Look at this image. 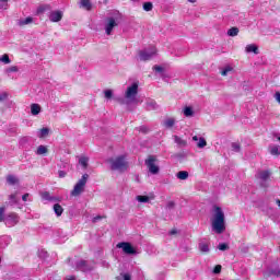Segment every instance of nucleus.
<instances>
[{"label": "nucleus", "mask_w": 280, "mask_h": 280, "mask_svg": "<svg viewBox=\"0 0 280 280\" xmlns=\"http://www.w3.org/2000/svg\"><path fill=\"white\" fill-rule=\"evenodd\" d=\"M137 95H139V82H133L127 86L124 97L118 98L119 104H125L126 106H130V104H137L139 100H137Z\"/></svg>", "instance_id": "f257e3e1"}, {"label": "nucleus", "mask_w": 280, "mask_h": 280, "mask_svg": "<svg viewBox=\"0 0 280 280\" xmlns=\"http://www.w3.org/2000/svg\"><path fill=\"white\" fill-rule=\"evenodd\" d=\"M231 71H233V68L231 66H228L221 71V75H229Z\"/></svg>", "instance_id": "e433bc0d"}, {"label": "nucleus", "mask_w": 280, "mask_h": 280, "mask_svg": "<svg viewBox=\"0 0 280 280\" xmlns=\"http://www.w3.org/2000/svg\"><path fill=\"white\" fill-rule=\"evenodd\" d=\"M18 71H19V67H16V66H11L10 68L5 69V73L8 75H10V73H18Z\"/></svg>", "instance_id": "473e14b6"}, {"label": "nucleus", "mask_w": 280, "mask_h": 280, "mask_svg": "<svg viewBox=\"0 0 280 280\" xmlns=\"http://www.w3.org/2000/svg\"><path fill=\"white\" fill-rule=\"evenodd\" d=\"M246 54H255L256 56L259 54V48L255 44H249L245 47Z\"/></svg>", "instance_id": "4468645a"}, {"label": "nucleus", "mask_w": 280, "mask_h": 280, "mask_svg": "<svg viewBox=\"0 0 280 280\" xmlns=\"http://www.w3.org/2000/svg\"><path fill=\"white\" fill-rule=\"evenodd\" d=\"M42 198L43 200L55 201V202L58 200V198L51 197V195H49L48 191L42 192Z\"/></svg>", "instance_id": "b1692460"}, {"label": "nucleus", "mask_w": 280, "mask_h": 280, "mask_svg": "<svg viewBox=\"0 0 280 280\" xmlns=\"http://www.w3.org/2000/svg\"><path fill=\"white\" fill-rule=\"evenodd\" d=\"M47 152H49V149H47V147L42 144V145L37 147L35 154H37V156H43V155L47 154Z\"/></svg>", "instance_id": "dca6fc26"}, {"label": "nucleus", "mask_w": 280, "mask_h": 280, "mask_svg": "<svg viewBox=\"0 0 280 280\" xmlns=\"http://www.w3.org/2000/svg\"><path fill=\"white\" fill-rule=\"evenodd\" d=\"M0 61L3 62V65H10V62H12V60H10V56H8V54H4L1 58Z\"/></svg>", "instance_id": "c9c22d12"}, {"label": "nucleus", "mask_w": 280, "mask_h": 280, "mask_svg": "<svg viewBox=\"0 0 280 280\" xmlns=\"http://www.w3.org/2000/svg\"><path fill=\"white\" fill-rule=\"evenodd\" d=\"M176 176L179 180H187L189 178V173L187 171H180Z\"/></svg>", "instance_id": "6ab92c4d"}, {"label": "nucleus", "mask_w": 280, "mask_h": 280, "mask_svg": "<svg viewBox=\"0 0 280 280\" xmlns=\"http://www.w3.org/2000/svg\"><path fill=\"white\" fill-rule=\"evenodd\" d=\"M67 280H75V278H74V277H72V278H69V279H67Z\"/></svg>", "instance_id": "680f3d73"}, {"label": "nucleus", "mask_w": 280, "mask_h": 280, "mask_svg": "<svg viewBox=\"0 0 280 280\" xmlns=\"http://www.w3.org/2000/svg\"><path fill=\"white\" fill-rule=\"evenodd\" d=\"M108 163L110 165V170H114L115 172H126V170H128V162L124 155L112 158L108 160Z\"/></svg>", "instance_id": "7ed1b4c3"}, {"label": "nucleus", "mask_w": 280, "mask_h": 280, "mask_svg": "<svg viewBox=\"0 0 280 280\" xmlns=\"http://www.w3.org/2000/svg\"><path fill=\"white\" fill-rule=\"evenodd\" d=\"M147 108L148 110H158L159 104H156L154 101H148Z\"/></svg>", "instance_id": "4be33fe9"}, {"label": "nucleus", "mask_w": 280, "mask_h": 280, "mask_svg": "<svg viewBox=\"0 0 280 280\" xmlns=\"http://www.w3.org/2000/svg\"><path fill=\"white\" fill-rule=\"evenodd\" d=\"M86 180H89V174H83L82 178H80L74 185V188L71 191V196L78 197L83 194L84 188L86 187Z\"/></svg>", "instance_id": "423d86ee"}, {"label": "nucleus", "mask_w": 280, "mask_h": 280, "mask_svg": "<svg viewBox=\"0 0 280 280\" xmlns=\"http://www.w3.org/2000/svg\"><path fill=\"white\" fill-rule=\"evenodd\" d=\"M49 20L51 21V23H59V21H62V12L51 11L49 14Z\"/></svg>", "instance_id": "f8f14e48"}, {"label": "nucleus", "mask_w": 280, "mask_h": 280, "mask_svg": "<svg viewBox=\"0 0 280 280\" xmlns=\"http://www.w3.org/2000/svg\"><path fill=\"white\" fill-rule=\"evenodd\" d=\"M200 139H198V136H194L192 137V141H199Z\"/></svg>", "instance_id": "4d7b16f0"}, {"label": "nucleus", "mask_w": 280, "mask_h": 280, "mask_svg": "<svg viewBox=\"0 0 280 280\" xmlns=\"http://www.w3.org/2000/svg\"><path fill=\"white\" fill-rule=\"evenodd\" d=\"M136 200H138V202H150V197L148 196H142V195H138L136 197Z\"/></svg>", "instance_id": "72a5a7b5"}, {"label": "nucleus", "mask_w": 280, "mask_h": 280, "mask_svg": "<svg viewBox=\"0 0 280 280\" xmlns=\"http://www.w3.org/2000/svg\"><path fill=\"white\" fill-rule=\"evenodd\" d=\"M139 130H140V132H148V127H145V126H142V127H140L139 128Z\"/></svg>", "instance_id": "864d4df0"}, {"label": "nucleus", "mask_w": 280, "mask_h": 280, "mask_svg": "<svg viewBox=\"0 0 280 280\" xmlns=\"http://www.w3.org/2000/svg\"><path fill=\"white\" fill-rule=\"evenodd\" d=\"M42 253H43L44 257L47 255V252H42Z\"/></svg>", "instance_id": "052dcab7"}, {"label": "nucleus", "mask_w": 280, "mask_h": 280, "mask_svg": "<svg viewBox=\"0 0 280 280\" xmlns=\"http://www.w3.org/2000/svg\"><path fill=\"white\" fill-rule=\"evenodd\" d=\"M213 213L212 231L218 233V235H221L223 231H226L224 211H222V208L214 206Z\"/></svg>", "instance_id": "f03ea898"}, {"label": "nucleus", "mask_w": 280, "mask_h": 280, "mask_svg": "<svg viewBox=\"0 0 280 280\" xmlns=\"http://www.w3.org/2000/svg\"><path fill=\"white\" fill-rule=\"evenodd\" d=\"M153 71H155L156 73H163V67H161V66H154V67H153Z\"/></svg>", "instance_id": "a18cd8bd"}, {"label": "nucleus", "mask_w": 280, "mask_h": 280, "mask_svg": "<svg viewBox=\"0 0 280 280\" xmlns=\"http://www.w3.org/2000/svg\"><path fill=\"white\" fill-rule=\"evenodd\" d=\"M8 100V93L3 92L0 94V102H5Z\"/></svg>", "instance_id": "de8ad7c7"}, {"label": "nucleus", "mask_w": 280, "mask_h": 280, "mask_svg": "<svg viewBox=\"0 0 280 280\" xmlns=\"http://www.w3.org/2000/svg\"><path fill=\"white\" fill-rule=\"evenodd\" d=\"M261 187H268V180H270V171H260L258 173Z\"/></svg>", "instance_id": "9b49d317"}, {"label": "nucleus", "mask_w": 280, "mask_h": 280, "mask_svg": "<svg viewBox=\"0 0 280 280\" xmlns=\"http://www.w3.org/2000/svg\"><path fill=\"white\" fill-rule=\"evenodd\" d=\"M271 275H275L276 277H279L280 270L276 269V270L271 271Z\"/></svg>", "instance_id": "5fc2aeb1"}, {"label": "nucleus", "mask_w": 280, "mask_h": 280, "mask_svg": "<svg viewBox=\"0 0 280 280\" xmlns=\"http://www.w3.org/2000/svg\"><path fill=\"white\" fill-rule=\"evenodd\" d=\"M49 135V128L45 127V128H42L38 133H37V137L39 139H45V137H47Z\"/></svg>", "instance_id": "a211bd4d"}, {"label": "nucleus", "mask_w": 280, "mask_h": 280, "mask_svg": "<svg viewBox=\"0 0 280 280\" xmlns=\"http://www.w3.org/2000/svg\"><path fill=\"white\" fill-rule=\"evenodd\" d=\"M28 141H30V138L24 137V138H22V139L20 140V143H21V145H25V143H27Z\"/></svg>", "instance_id": "8fccbe9b"}, {"label": "nucleus", "mask_w": 280, "mask_h": 280, "mask_svg": "<svg viewBox=\"0 0 280 280\" xmlns=\"http://www.w3.org/2000/svg\"><path fill=\"white\" fill-rule=\"evenodd\" d=\"M174 142L179 147V148H186L187 147V140H183V138L178 136H173Z\"/></svg>", "instance_id": "2eb2a0df"}, {"label": "nucleus", "mask_w": 280, "mask_h": 280, "mask_svg": "<svg viewBox=\"0 0 280 280\" xmlns=\"http://www.w3.org/2000/svg\"><path fill=\"white\" fill-rule=\"evenodd\" d=\"M40 110H42V108H40V106L38 104L33 103L31 105V115H33V116L39 115Z\"/></svg>", "instance_id": "f3484780"}, {"label": "nucleus", "mask_w": 280, "mask_h": 280, "mask_svg": "<svg viewBox=\"0 0 280 280\" xmlns=\"http://www.w3.org/2000/svg\"><path fill=\"white\" fill-rule=\"evenodd\" d=\"M0 1H4V2H7V3H8V1H9V0H0Z\"/></svg>", "instance_id": "0e129e2a"}, {"label": "nucleus", "mask_w": 280, "mask_h": 280, "mask_svg": "<svg viewBox=\"0 0 280 280\" xmlns=\"http://www.w3.org/2000/svg\"><path fill=\"white\" fill-rule=\"evenodd\" d=\"M79 163L83 166V170L89 167V158L88 156H80Z\"/></svg>", "instance_id": "5701e85b"}, {"label": "nucleus", "mask_w": 280, "mask_h": 280, "mask_svg": "<svg viewBox=\"0 0 280 280\" xmlns=\"http://www.w3.org/2000/svg\"><path fill=\"white\" fill-rule=\"evenodd\" d=\"M199 250L200 253H209V243L207 242H200L199 243Z\"/></svg>", "instance_id": "412c9836"}, {"label": "nucleus", "mask_w": 280, "mask_h": 280, "mask_svg": "<svg viewBox=\"0 0 280 280\" xmlns=\"http://www.w3.org/2000/svg\"><path fill=\"white\" fill-rule=\"evenodd\" d=\"M47 10H50L49 4L40 5V7L37 9V14H43V12H47Z\"/></svg>", "instance_id": "f704fd0d"}, {"label": "nucleus", "mask_w": 280, "mask_h": 280, "mask_svg": "<svg viewBox=\"0 0 280 280\" xmlns=\"http://www.w3.org/2000/svg\"><path fill=\"white\" fill-rule=\"evenodd\" d=\"M9 200H10L11 205H18L19 203V199L16 198V194L10 195Z\"/></svg>", "instance_id": "58836bf2"}, {"label": "nucleus", "mask_w": 280, "mask_h": 280, "mask_svg": "<svg viewBox=\"0 0 280 280\" xmlns=\"http://www.w3.org/2000/svg\"><path fill=\"white\" fill-rule=\"evenodd\" d=\"M184 115H185V117H191L194 115V108L186 106L184 108Z\"/></svg>", "instance_id": "2f4dec72"}, {"label": "nucleus", "mask_w": 280, "mask_h": 280, "mask_svg": "<svg viewBox=\"0 0 280 280\" xmlns=\"http://www.w3.org/2000/svg\"><path fill=\"white\" fill-rule=\"evenodd\" d=\"M174 207H176V203L174 201H168L166 205L167 209H174Z\"/></svg>", "instance_id": "09e8293b"}, {"label": "nucleus", "mask_w": 280, "mask_h": 280, "mask_svg": "<svg viewBox=\"0 0 280 280\" xmlns=\"http://www.w3.org/2000/svg\"><path fill=\"white\" fill-rule=\"evenodd\" d=\"M31 23H34V19L32 16H28L19 21L20 26L30 25Z\"/></svg>", "instance_id": "aec40b11"}, {"label": "nucleus", "mask_w": 280, "mask_h": 280, "mask_svg": "<svg viewBox=\"0 0 280 280\" xmlns=\"http://www.w3.org/2000/svg\"><path fill=\"white\" fill-rule=\"evenodd\" d=\"M79 8H83V10L91 11L93 10V3H91V0H81L79 2Z\"/></svg>", "instance_id": "ddd939ff"}, {"label": "nucleus", "mask_w": 280, "mask_h": 280, "mask_svg": "<svg viewBox=\"0 0 280 280\" xmlns=\"http://www.w3.org/2000/svg\"><path fill=\"white\" fill-rule=\"evenodd\" d=\"M22 200H23V202H27V200L30 202H32V199H30V194H27V192L22 196Z\"/></svg>", "instance_id": "49530a36"}, {"label": "nucleus", "mask_w": 280, "mask_h": 280, "mask_svg": "<svg viewBox=\"0 0 280 280\" xmlns=\"http://www.w3.org/2000/svg\"><path fill=\"white\" fill-rule=\"evenodd\" d=\"M158 161L159 160H156V155H149L148 159L144 161V165L147 166L149 173H151L153 176H156V174L161 172L159 164H156Z\"/></svg>", "instance_id": "39448f33"}, {"label": "nucleus", "mask_w": 280, "mask_h": 280, "mask_svg": "<svg viewBox=\"0 0 280 280\" xmlns=\"http://www.w3.org/2000/svg\"><path fill=\"white\" fill-rule=\"evenodd\" d=\"M77 268L81 270V272H91V270L95 268V262L81 260L77 262Z\"/></svg>", "instance_id": "1a4fd4ad"}, {"label": "nucleus", "mask_w": 280, "mask_h": 280, "mask_svg": "<svg viewBox=\"0 0 280 280\" xmlns=\"http://www.w3.org/2000/svg\"><path fill=\"white\" fill-rule=\"evenodd\" d=\"M276 202H277L278 207H280V200H277Z\"/></svg>", "instance_id": "bf43d9fd"}, {"label": "nucleus", "mask_w": 280, "mask_h": 280, "mask_svg": "<svg viewBox=\"0 0 280 280\" xmlns=\"http://www.w3.org/2000/svg\"><path fill=\"white\" fill-rule=\"evenodd\" d=\"M19 214L14 213V212H10L4 217V224L5 226H9V229H11V226H16V224H19Z\"/></svg>", "instance_id": "6e6552de"}, {"label": "nucleus", "mask_w": 280, "mask_h": 280, "mask_svg": "<svg viewBox=\"0 0 280 280\" xmlns=\"http://www.w3.org/2000/svg\"><path fill=\"white\" fill-rule=\"evenodd\" d=\"M269 152L272 154V156H279V147L278 145H270L269 147Z\"/></svg>", "instance_id": "a878e982"}, {"label": "nucleus", "mask_w": 280, "mask_h": 280, "mask_svg": "<svg viewBox=\"0 0 280 280\" xmlns=\"http://www.w3.org/2000/svg\"><path fill=\"white\" fill-rule=\"evenodd\" d=\"M117 280H132V276L130 273H120L118 277H116Z\"/></svg>", "instance_id": "c85d7f7f"}, {"label": "nucleus", "mask_w": 280, "mask_h": 280, "mask_svg": "<svg viewBox=\"0 0 280 280\" xmlns=\"http://www.w3.org/2000/svg\"><path fill=\"white\" fill-rule=\"evenodd\" d=\"M190 2H191V3H195V2H196V0H190Z\"/></svg>", "instance_id": "e2e57ef3"}, {"label": "nucleus", "mask_w": 280, "mask_h": 280, "mask_svg": "<svg viewBox=\"0 0 280 280\" xmlns=\"http://www.w3.org/2000/svg\"><path fill=\"white\" fill-rule=\"evenodd\" d=\"M240 149H241L240 143L237 142L232 143V150L234 152H240Z\"/></svg>", "instance_id": "37998d69"}, {"label": "nucleus", "mask_w": 280, "mask_h": 280, "mask_svg": "<svg viewBox=\"0 0 280 280\" xmlns=\"http://www.w3.org/2000/svg\"><path fill=\"white\" fill-rule=\"evenodd\" d=\"M207 147V140H205V138H199V142L197 143V148H205Z\"/></svg>", "instance_id": "4c0bfd02"}, {"label": "nucleus", "mask_w": 280, "mask_h": 280, "mask_svg": "<svg viewBox=\"0 0 280 280\" xmlns=\"http://www.w3.org/2000/svg\"><path fill=\"white\" fill-rule=\"evenodd\" d=\"M219 250H229V245L226 243L219 244Z\"/></svg>", "instance_id": "79ce46f5"}, {"label": "nucleus", "mask_w": 280, "mask_h": 280, "mask_svg": "<svg viewBox=\"0 0 280 280\" xmlns=\"http://www.w3.org/2000/svg\"><path fill=\"white\" fill-rule=\"evenodd\" d=\"M7 183L9 185H16V183H19V178H16V176H14V175H9L7 177Z\"/></svg>", "instance_id": "bb28decb"}, {"label": "nucleus", "mask_w": 280, "mask_h": 280, "mask_svg": "<svg viewBox=\"0 0 280 280\" xmlns=\"http://www.w3.org/2000/svg\"><path fill=\"white\" fill-rule=\"evenodd\" d=\"M276 102H278V104H280V92H276L273 95Z\"/></svg>", "instance_id": "3c124183"}, {"label": "nucleus", "mask_w": 280, "mask_h": 280, "mask_svg": "<svg viewBox=\"0 0 280 280\" xmlns=\"http://www.w3.org/2000/svg\"><path fill=\"white\" fill-rule=\"evenodd\" d=\"M104 95L106 100H110L113 97V90H105Z\"/></svg>", "instance_id": "a19ab883"}, {"label": "nucleus", "mask_w": 280, "mask_h": 280, "mask_svg": "<svg viewBox=\"0 0 280 280\" xmlns=\"http://www.w3.org/2000/svg\"><path fill=\"white\" fill-rule=\"evenodd\" d=\"M214 275H220V272H222V266L221 265H217L213 269Z\"/></svg>", "instance_id": "c03bdc74"}, {"label": "nucleus", "mask_w": 280, "mask_h": 280, "mask_svg": "<svg viewBox=\"0 0 280 280\" xmlns=\"http://www.w3.org/2000/svg\"><path fill=\"white\" fill-rule=\"evenodd\" d=\"M176 233H177L176 230H172V231L170 232V235H176Z\"/></svg>", "instance_id": "6e6d98bb"}, {"label": "nucleus", "mask_w": 280, "mask_h": 280, "mask_svg": "<svg viewBox=\"0 0 280 280\" xmlns=\"http://www.w3.org/2000/svg\"><path fill=\"white\" fill-rule=\"evenodd\" d=\"M153 56H156V48H145L144 50L139 51V58L142 62H147V60H152Z\"/></svg>", "instance_id": "0eeeda50"}, {"label": "nucleus", "mask_w": 280, "mask_h": 280, "mask_svg": "<svg viewBox=\"0 0 280 280\" xmlns=\"http://www.w3.org/2000/svg\"><path fill=\"white\" fill-rule=\"evenodd\" d=\"M174 124H176V120H174V118H168L164 120L165 128H173Z\"/></svg>", "instance_id": "cd10ccee"}, {"label": "nucleus", "mask_w": 280, "mask_h": 280, "mask_svg": "<svg viewBox=\"0 0 280 280\" xmlns=\"http://www.w3.org/2000/svg\"><path fill=\"white\" fill-rule=\"evenodd\" d=\"M154 8V4L152 2H144L143 3V10L144 12H152V9Z\"/></svg>", "instance_id": "c756f323"}, {"label": "nucleus", "mask_w": 280, "mask_h": 280, "mask_svg": "<svg viewBox=\"0 0 280 280\" xmlns=\"http://www.w3.org/2000/svg\"><path fill=\"white\" fill-rule=\"evenodd\" d=\"M119 19H121V14L117 13L115 16H109L105 20V34L107 36H110L113 30L119 25Z\"/></svg>", "instance_id": "20e7f679"}, {"label": "nucleus", "mask_w": 280, "mask_h": 280, "mask_svg": "<svg viewBox=\"0 0 280 280\" xmlns=\"http://www.w3.org/2000/svg\"><path fill=\"white\" fill-rule=\"evenodd\" d=\"M58 174H59V178H65V176H67V172L65 171H59Z\"/></svg>", "instance_id": "603ef678"}, {"label": "nucleus", "mask_w": 280, "mask_h": 280, "mask_svg": "<svg viewBox=\"0 0 280 280\" xmlns=\"http://www.w3.org/2000/svg\"><path fill=\"white\" fill-rule=\"evenodd\" d=\"M117 248H121L126 255H137V250L130 243H118Z\"/></svg>", "instance_id": "9d476101"}, {"label": "nucleus", "mask_w": 280, "mask_h": 280, "mask_svg": "<svg viewBox=\"0 0 280 280\" xmlns=\"http://www.w3.org/2000/svg\"><path fill=\"white\" fill-rule=\"evenodd\" d=\"M54 211H55L56 215H57L58 218H60V215H62L65 209H62V206H60L59 203H56V205L54 206Z\"/></svg>", "instance_id": "393cba45"}, {"label": "nucleus", "mask_w": 280, "mask_h": 280, "mask_svg": "<svg viewBox=\"0 0 280 280\" xmlns=\"http://www.w3.org/2000/svg\"><path fill=\"white\" fill-rule=\"evenodd\" d=\"M240 34V28L232 27L228 31V36H237Z\"/></svg>", "instance_id": "7c9ffc66"}, {"label": "nucleus", "mask_w": 280, "mask_h": 280, "mask_svg": "<svg viewBox=\"0 0 280 280\" xmlns=\"http://www.w3.org/2000/svg\"><path fill=\"white\" fill-rule=\"evenodd\" d=\"M5 220V208H0V222H4Z\"/></svg>", "instance_id": "ea45409f"}, {"label": "nucleus", "mask_w": 280, "mask_h": 280, "mask_svg": "<svg viewBox=\"0 0 280 280\" xmlns=\"http://www.w3.org/2000/svg\"><path fill=\"white\" fill-rule=\"evenodd\" d=\"M97 220H102V217L94 218V222H97Z\"/></svg>", "instance_id": "13d9d810"}]
</instances>
